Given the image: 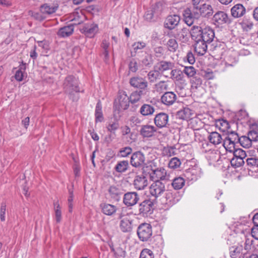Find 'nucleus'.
<instances>
[{
    "mask_svg": "<svg viewBox=\"0 0 258 258\" xmlns=\"http://www.w3.org/2000/svg\"><path fill=\"white\" fill-rule=\"evenodd\" d=\"M213 13L212 6L209 4L204 3L200 6H195L192 8L185 9L183 11V16L185 23L190 26L201 17L209 18Z\"/></svg>",
    "mask_w": 258,
    "mask_h": 258,
    "instance_id": "obj_1",
    "label": "nucleus"
},
{
    "mask_svg": "<svg viewBox=\"0 0 258 258\" xmlns=\"http://www.w3.org/2000/svg\"><path fill=\"white\" fill-rule=\"evenodd\" d=\"M190 34L192 39L202 40L208 44L211 43L215 37V32L210 27L202 28L201 26L195 25L190 29Z\"/></svg>",
    "mask_w": 258,
    "mask_h": 258,
    "instance_id": "obj_2",
    "label": "nucleus"
},
{
    "mask_svg": "<svg viewBox=\"0 0 258 258\" xmlns=\"http://www.w3.org/2000/svg\"><path fill=\"white\" fill-rule=\"evenodd\" d=\"M79 82L77 78L73 76H69L66 78V92L73 101L79 99V93L80 92Z\"/></svg>",
    "mask_w": 258,
    "mask_h": 258,
    "instance_id": "obj_3",
    "label": "nucleus"
},
{
    "mask_svg": "<svg viewBox=\"0 0 258 258\" xmlns=\"http://www.w3.org/2000/svg\"><path fill=\"white\" fill-rule=\"evenodd\" d=\"M137 234L141 241H148L152 235V226L147 223L141 224L138 227Z\"/></svg>",
    "mask_w": 258,
    "mask_h": 258,
    "instance_id": "obj_4",
    "label": "nucleus"
},
{
    "mask_svg": "<svg viewBox=\"0 0 258 258\" xmlns=\"http://www.w3.org/2000/svg\"><path fill=\"white\" fill-rule=\"evenodd\" d=\"M129 97L125 91H121L114 103V108L118 111L127 109L130 105Z\"/></svg>",
    "mask_w": 258,
    "mask_h": 258,
    "instance_id": "obj_5",
    "label": "nucleus"
},
{
    "mask_svg": "<svg viewBox=\"0 0 258 258\" xmlns=\"http://www.w3.org/2000/svg\"><path fill=\"white\" fill-rule=\"evenodd\" d=\"M162 6L161 3H157L155 5L147 10L144 15L145 21L148 22H154L157 21L160 10L158 9Z\"/></svg>",
    "mask_w": 258,
    "mask_h": 258,
    "instance_id": "obj_6",
    "label": "nucleus"
},
{
    "mask_svg": "<svg viewBox=\"0 0 258 258\" xmlns=\"http://www.w3.org/2000/svg\"><path fill=\"white\" fill-rule=\"evenodd\" d=\"M150 179L152 181H161L165 182L169 179L166 170L163 168H159L154 170L151 169V172H148Z\"/></svg>",
    "mask_w": 258,
    "mask_h": 258,
    "instance_id": "obj_7",
    "label": "nucleus"
},
{
    "mask_svg": "<svg viewBox=\"0 0 258 258\" xmlns=\"http://www.w3.org/2000/svg\"><path fill=\"white\" fill-rule=\"evenodd\" d=\"M129 83L130 85L135 88L139 89V90H144L147 91V93L148 92V82L145 78L139 76L133 77L130 78Z\"/></svg>",
    "mask_w": 258,
    "mask_h": 258,
    "instance_id": "obj_8",
    "label": "nucleus"
},
{
    "mask_svg": "<svg viewBox=\"0 0 258 258\" xmlns=\"http://www.w3.org/2000/svg\"><path fill=\"white\" fill-rule=\"evenodd\" d=\"M108 195L112 200L119 202L124 194V190L119 185H111L107 189Z\"/></svg>",
    "mask_w": 258,
    "mask_h": 258,
    "instance_id": "obj_9",
    "label": "nucleus"
},
{
    "mask_svg": "<svg viewBox=\"0 0 258 258\" xmlns=\"http://www.w3.org/2000/svg\"><path fill=\"white\" fill-rule=\"evenodd\" d=\"M153 202L151 200H146L139 205L138 215L143 217L151 215L153 211Z\"/></svg>",
    "mask_w": 258,
    "mask_h": 258,
    "instance_id": "obj_10",
    "label": "nucleus"
},
{
    "mask_svg": "<svg viewBox=\"0 0 258 258\" xmlns=\"http://www.w3.org/2000/svg\"><path fill=\"white\" fill-rule=\"evenodd\" d=\"M130 163L133 167L143 168L145 164V156L141 151H137L132 154Z\"/></svg>",
    "mask_w": 258,
    "mask_h": 258,
    "instance_id": "obj_11",
    "label": "nucleus"
},
{
    "mask_svg": "<svg viewBox=\"0 0 258 258\" xmlns=\"http://www.w3.org/2000/svg\"><path fill=\"white\" fill-rule=\"evenodd\" d=\"M165 182L161 181H154L150 186V194L157 198L161 196L165 191Z\"/></svg>",
    "mask_w": 258,
    "mask_h": 258,
    "instance_id": "obj_12",
    "label": "nucleus"
},
{
    "mask_svg": "<svg viewBox=\"0 0 258 258\" xmlns=\"http://www.w3.org/2000/svg\"><path fill=\"white\" fill-rule=\"evenodd\" d=\"M140 200V196L135 191H128L123 195V203L127 207L136 205Z\"/></svg>",
    "mask_w": 258,
    "mask_h": 258,
    "instance_id": "obj_13",
    "label": "nucleus"
},
{
    "mask_svg": "<svg viewBox=\"0 0 258 258\" xmlns=\"http://www.w3.org/2000/svg\"><path fill=\"white\" fill-rule=\"evenodd\" d=\"M98 31V25L94 23L85 24L80 29L81 33L89 38H93Z\"/></svg>",
    "mask_w": 258,
    "mask_h": 258,
    "instance_id": "obj_14",
    "label": "nucleus"
},
{
    "mask_svg": "<svg viewBox=\"0 0 258 258\" xmlns=\"http://www.w3.org/2000/svg\"><path fill=\"white\" fill-rule=\"evenodd\" d=\"M169 122V115L165 112H160L154 117V122L156 127L162 128L167 127Z\"/></svg>",
    "mask_w": 258,
    "mask_h": 258,
    "instance_id": "obj_15",
    "label": "nucleus"
},
{
    "mask_svg": "<svg viewBox=\"0 0 258 258\" xmlns=\"http://www.w3.org/2000/svg\"><path fill=\"white\" fill-rule=\"evenodd\" d=\"M177 97L176 94L172 91L165 92L161 97L162 103L166 106H171L176 101Z\"/></svg>",
    "mask_w": 258,
    "mask_h": 258,
    "instance_id": "obj_16",
    "label": "nucleus"
},
{
    "mask_svg": "<svg viewBox=\"0 0 258 258\" xmlns=\"http://www.w3.org/2000/svg\"><path fill=\"white\" fill-rule=\"evenodd\" d=\"M213 20L218 25L230 24L231 22L228 15L223 11H218L213 16Z\"/></svg>",
    "mask_w": 258,
    "mask_h": 258,
    "instance_id": "obj_17",
    "label": "nucleus"
},
{
    "mask_svg": "<svg viewBox=\"0 0 258 258\" xmlns=\"http://www.w3.org/2000/svg\"><path fill=\"white\" fill-rule=\"evenodd\" d=\"M180 20V17L177 15H169L165 20L164 27L170 30H173L178 25Z\"/></svg>",
    "mask_w": 258,
    "mask_h": 258,
    "instance_id": "obj_18",
    "label": "nucleus"
},
{
    "mask_svg": "<svg viewBox=\"0 0 258 258\" xmlns=\"http://www.w3.org/2000/svg\"><path fill=\"white\" fill-rule=\"evenodd\" d=\"M133 185L137 190L144 189L148 185V179L144 174L137 175L135 177Z\"/></svg>",
    "mask_w": 258,
    "mask_h": 258,
    "instance_id": "obj_19",
    "label": "nucleus"
},
{
    "mask_svg": "<svg viewBox=\"0 0 258 258\" xmlns=\"http://www.w3.org/2000/svg\"><path fill=\"white\" fill-rule=\"evenodd\" d=\"M195 41V51L199 55H204L207 50L208 43L204 42L202 40L192 39Z\"/></svg>",
    "mask_w": 258,
    "mask_h": 258,
    "instance_id": "obj_20",
    "label": "nucleus"
},
{
    "mask_svg": "<svg viewBox=\"0 0 258 258\" xmlns=\"http://www.w3.org/2000/svg\"><path fill=\"white\" fill-rule=\"evenodd\" d=\"M157 132L155 126L152 125H143L141 126L140 133L144 138H150L153 137Z\"/></svg>",
    "mask_w": 258,
    "mask_h": 258,
    "instance_id": "obj_21",
    "label": "nucleus"
},
{
    "mask_svg": "<svg viewBox=\"0 0 258 258\" xmlns=\"http://www.w3.org/2000/svg\"><path fill=\"white\" fill-rule=\"evenodd\" d=\"M246 12L244 7L240 4L234 5L231 9V16L234 18H238L243 16Z\"/></svg>",
    "mask_w": 258,
    "mask_h": 258,
    "instance_id": "obj_22",
    "label": "nucleus"
},
{
    "mask_svg": "<svg viewBox=\"0 0 258 258\" xmlns=\"http://www.w3.org/2000/svg\"><path fill=\"white\" fill-rule=\"evenodd\" d=\"M58 7L57 4H44L41 6L40 10L43 14L51 15L55 13Z\"/></svg>",
    "mask_w": 258,
    "mask_h": 258,
    "instance_id": "obj_23",
    "label": "nucleus"
},
{
    "mask_svg": "<svg viewBox=\"0 0 258 258\" xmlns=\"http://www.w3.org/2000/svg\"><path fill=\"white\" fill-rule=\"evenodd\" d=\"M194 115V111L188 107H184L178 111L176 114L179 118L183 120L190 119L193 117Z\"/></svg>",
    "mask_w": 258,
    "mask_h": 258,
    "instance_id": "obj_24",
    "label": "nucleus"
},
{
    "mask_svg": "<svg viewBox=\"0 0 258 258\" xmlns=\"http://www.w3.org/2000/svg\"><path fill=\"white\" fill-rule=\"evenodd\" d=\"M190 31L186 28H183L177 30L174 37L179 41L183 43H186L188 41V34Z\"/></svg>",
    "mask_w": 258,
    "mask_h": 258,
    "instance_id": "obj_25",
    "label": "nucleus"
},
{
    "mask_svg": "<svg viewBox=\"0 0 258 258\" xmlns=\"http://www.w3.org/2000/svg\"><path fill=\"white\" fill-rule=\"evenodd\" d=\"M102 212L107 216H112L115 213L117 210V207L113 205L102 203L100 206Z\"/></svg>",
    "mask_w": 258,
    "mask_h": 258,
    "instance_id": "obj_26",
    "label": "nucleus"
},
{
    "mask_svg": "<svg viewBox=\"0 0 258 258\" xmlns=\"http://www.w3.org/2000/svg\"><path fill=\"white\" fill-rule=\"evenodd\" d=\"M165 199V201L163 202L167 207L172 206L179 201V198L176 196L175 194H174L170 191L166 193Z\"/></svg>",
    "mask_w": 258,
    "mask_h": 258,
    "instance_id": "obj_27",
    "label": "nucleus"
},
{
    "mask_svg": "<svg viewBox=\"0 0 258 258\" xmlns=\"http://www.w3.org/2000/svg\"><path fill=\"white\" fill-rule=\"evenodd\" d=\"M208 139L209 142L215 146L222 144L223 141L222 136L217 132L210 133L208 136Z\"/></svg>",
    "mask_w": 258,
    "mask_h": 258,
    "instance_id": "obj_28",
    "label": "nucleus"
},
{
    "mask_svg": "<svg viewBox=\"0 0 258 258\" xmlns=\"http://www.w3.org/2000/svg\"><path fill=\"white\" fill-rule=\"evenodd\" d=\"M146 94L147 91H145L144 90L135 91L128 97L130 102L132 104H135L139 101L142 96Z\"/></svg>",
    "mask_w": 258,
    "mask_h": 258,
    "instance_id": "obj_29",
    "label": "nucleus"
},
{
    "mask_svg": "<svg viewBox=\"0 0 258 258\" xmlns=\"http://www.w3.org/2000/svg\"><path fill=\"white\" fill-rule=\"evenodd\" d=\"M158 70L160 73H163L165 71L172 70L174 67V63L170 61L161 60L158 63Z\"/></svg>",
    "mask_w": 258,
    "mask_h": 258,
    "instance_id": "obj_30",
    "label": "nucleus"
},
{
    "mask_svg": "<svg viewBox=\"0 0 258 258\" xmlns=\"http://www.w3.org/2000/svg\"><path fill=\"white\" fill-rule=\"evenodd\" d=\"M119 226L123 232H130L132 229V220L128 217H124L120 220Z\"/></svg>",
    "mask_w": 258,
    "mask_h": 258,
    "instance_id": "obj_31",
    "label": "nucleus"
},
{
    "mask_svg": "<svg viewBox=\"0 0 258 258\" xmlns=\"http://www.w3.org/2000/svg\"><path fill=\"white\" fill-rule=\"evenodd\" d=\"M155 110V108L154 106L145 103L141 106L139 112L143 116H146L152 115Z\"/></svg>",
    "mask_w": 258,
    "mask_h": 258,
    "instance_id": "obj_32",
    "label": "nucleus"
},
{
    "mask_svg": "<svg viewBox=\"0 0 258 258\" xmlns=\"http://www.w3.org/2000/svg\"><path fill=\"white\" fill-rule=\"evenodd\" d=\"M169 89V84L167 81H160L154 84V91L161 94Z\"/></svg>",
    "mask_w": 258,
    "mask_h": 258,
    "instance_id": "obj_33",
    "label": "nucleus"
},
{
    "mask_svg": "<svg viewBox=\"0 0 258 258\" xmlns=\"http://www.w3.org/2000/svg\"><path fill=\"white\" fill-rule=\"evenodd\" d=\"M165 77L170 78L173 80L180 81L183 79L184 73L183 71L179 69H172L170 73V76H165Z\"/></svg>",
    "mask_w": 258,
    "mask_h": 258,
    "instance_id": "obj_34",
    "label": "nucleus"
},
{
    "mask_svg": "<svg viewBox=\"0 0 258 258\" xmlns=\"http://www.w3.org/2000/svg\"><path fill=\"white\" fill-rule=\"evenodd\" d=\"M177 154V149L174 146L163 147L161 150V155L163 157H169Z\"/></svg>",
    "mask_w": 258,
    "mask_h": 258,
    "instance_id": "obj_35",
    "label": "nucleus"
},
{
    "mask_svg": "<svg viewBox=\"0 0 258 258\" xmlns=\"http://www.w3.org/2000/svg\"><path fill=\"white\" fill-rule=\"evenodd\" d=\"M95 116L96 123L98 122H101L103 121L104 117L102 111V104L100 101H99L96 104L95 107Z\"/></svg>",
    "mask_w": 258,
    "mask_h": 258,
    "instance_id": "obj_36",
    "label": "nucleus"
},
{
    "mask_svg": "<svg viewBox=\"0 0 258 258\" xmlns=\"http://www.w3.org/2000/svg\"><path fill=\"white\" fill-rule=\"evenodd\" d=\"M161 76V73L158 70H151L147 74L148 79L151 83H154L160 79Z\"/></svg>",
    "mask_w": 258,
    "mask_h": 258,
    "instance_id": "obj_37",
    "label": "nucleus"
},
{
    "mask_svg": "<svg viewBox=\"0 0 258 258\" xmlns=\"http://www.w3.org/2000/svg\"><path fill=\"white\" fill-rule=\"evenodd\" d=\"M129 167V163L127 160H123L117 162L115 167L116 172L122 173L125 172Z\"/></svg>",
    "mask_w": 258,
    "mask_h": 258,
    "instance_id": "obj_38",
    "label": "nucleus"
},
{
    "mask_svg": "<svg viewBox=\"0 0 258 258\" xmlns=\"http://www.w3.org/2000/svg\"><path fill=\"white\" fill-rule=\"evenodd\" d=\"M215 125L217 127H218L220 130L223 132H226L230 128L229 122L224 119L217 120L215 122Z\"/></svg>",
    "mask_w": 258,
    "mask_h": 258,
    "instance_id": "obj_39",
    "label": "nucleus"
},
{
    "mask_svg": "<svg viewBox=\"0 0 258 258\" xmlns=\"http://www.w3.org/2000/svg\"><path fill=\"white\" fill-rule=\"evenodd\" d=\"M185 184V180L181 177H177L172 180V186L174 189L178 190L182 188Z\"/></svg>",
    "mask_w": 258,
    "mask_h": 258,
    "instance_id": "obj_40",
    "label": "nucleus"
},
{
    "mask_svg": "<svg viewBox=\"0 0 258 258\" xmlns=\"http://www.w3.org/2000/svg\"><path fill=\"white\" fill-rule=\"evenodd\" d=\"M166 46L168 50L172 52L176 51L178 48V45L176 40L174 38L169 39L166 43Z\"/></svg>",
    "mask_w": 258,
    "mask_h": 258,
    "instance_id": "obj_41",
    "label": "nucleus"
},
{
    "mask_svg": "<svg viewBox=\"0 0 258 258\" xmlns=\"http://www.w3.org/2000/svg\"><path fill=\"white\" fill-rule=\"evenodd\" d=\"M242 29L246 31L251 30L253 27V23L250 19L244 18L241 23Z\"/></svg>",
    "mask_w": 258,
    "mask_h": 258,
    "instance_id": "obj_42",
    "label": "nucleus"
},
{
    "mask_svg": "<svg viewBox=\"0 0 258 258\" xmlns=\"http://www.w3.org/2000/svg\"><path fill=\"white\" fill-rule=\"evenodd\" d=\"M222 143L226 151L232 152L236 149L235 147V144L234 142H231L226 138L224 140L223 139Z\"/></svg>",
    "mask_w": 258,
    "mask_h": 258,
    "instance_id": "obj_43",
    "label": "nucleus"
},
{
    "mask_svg": "<svg viewBox=\"0 0 258 258\" xmlns=\"http://www.w3.org/2000/svg\"><path fill=\"white\" fill-rule=\"evenodd\" d=\"M239 143L242 147L245 148H249L251 146L252 142L248 136H243L240 137Z\"/></svg>",
    "mask_w": 258,
    "mask_h": 258,
    "instance_id": "obj_44",
    "label": "nucleus"
},
{
    "mask_svg": "<svg viewBox=\"0 0 258 258\" xmlns=\"http://www.w3.org/2000/svg\"><path fill=\"white\" fill-rule=\"evenodd\" d=\"M119 124L117 121H111L106 126L108 132L114 134L115 131L119 128Z\"/></svg>",
    "mask_w": 258,
    "mask_h": 258,
    "instance_id": "obj_45",
    "label": "nucleus"
},
{
    "mask_svg": "<svg viewBox=\"0 0 258 258\" xmlns=\"http://www.w3.org/2000/svg\"><path fill=\"white\" fill-rule=\"evenodd\" d=\"M181 165L180 160L177 157H173L168 163V167L171 169H176Z\"/></svg>",
    "mask_w": 258,
    "mask_h": 258,
    "instance_id": "obj_46",
    "label": "nucleus"
},
{
    "mask_svg": "<svg viewBox=\"0 0 258 258\" xmlns=\"http://www.w3.org/2000/svg\"><path fill=\"white\" fill-rule=\"evenodd\" d=\"M141 62L143 66L150 67L153 63L152 56L151 54H147L142 59Z\"/></svg>",
    "mask_w": 258,
    "mask_h": 258,
    "instance_id": "obj_47",
    "label": "nucleus"
},
{
    "mask_svg": "<svg viewBox=\"0 0 258 258\" xmlns=\"http://www.w3.org/2000/svg\"><path fill=\"white\" fill-rule=\"evenodd\" d=\"M231 166L235 167L238 168L243 166L244 164V161L243 159L237 158L236 157H233L231 160Z\"/></svg>",
    "mask_w": 258,
    "mask_h": 258,
    "instance_id": "obj_48",
    "label": "nucleus"
},
{
    "mask_svg": "<svg viewBox=\"0 0 258 258\" xmlns=\"http://www.w3.org/2000/svg\"><path fill=\"white\" fill-rule=\"evenodd\" d=\"M55 220L57 223H59L61 219V212L59 205L57 202L54 203Z\"/></svg>",
    "mask_w": 258,
    "mask_h": 258,
    "instance_id": "obj_49",
    "label": "nucleus"
},
{
    "mask_svg": "<svg viewBox=\"0 0 258 258\" xmlns=\"http://www.w3.org/2000/svg\"><path fill=\"white\" fill-rule=\"evenodd\" d=\"M247 165L252 168H258V158L256 157H251L246 159Z\"/></svg>",
    "mask_w": 258,
    "mask_h": 258,
    "instance_id": "obj_50",
    "label": "nucleus"
},
{
    "mask_svg": "<svg viewBox=\"0 0 258 258\" xmlns=\"http://www.w3.org/2000/svg\"><path fill=\"white\" fill-rule=\"evenodd\" d=\"M146 46V43L143 41H138L132 45L133 49L135 53L138 52L139 50L144 49Z\"/></svg>",
    "mask_w": 258,
    "mask_h": 258,
    "instance_id": "obj_51",
    "label": "nucleus"
},
{
    "mask_svg": "<svg viewBox=\"0 0 258 258\" xmlns=\"http://www.w3.org/2000/svg\"><path fill=\"white\" fill-rule=\"evenodd\" d=\"M232 152L233 153V157L237 158L244 159L246 157L245 151L240 148L236 149Z\"/></svg>",
    "mask_w": 258,
    "mask_h": 258,
    "instance_id": "obj_52",
    "label": "nucleus"
},
{
    "mask_svg": "<svg viewBox=\"0 0 258 258\" xmlns=\"http://www.w3.org/2000/svg\"><path fill=\"white\" fill-rule=\"evenodd\" d=\"M132 148L130 147H125L121 148L119 151V155L121 157H126L132 154Z\"/></svg>",
    "mask_w": 258,
    "mask_h": 258,
    "instance_id": "obj_53",
    "label": "nucleus"
},
{
    "mask_svg": "<svg viewBox=\"0 0 258 258\" xmlns=\"http://www.w3.org/2000/svg\"><path fill=\"white\" fill-rule=\"evenodd\" d=\"M183 72L188 77H192L196 74V70L192 66L185 67Z\"/></svg>",
    "mask_w": 258,
    "mask_h": 258,
    "instance_id": "obj_54",
    "label": "nucleus"
},
{
    "mask_svg": "<svg viewBox=\"0 0 258 258\" xmlns=\"http://www.w3.org/2000/svg\"><path fill=\"white\" fill-rule=\"evenodd\" d=\"M140 258H154V255L152 250L145 248L142 250Z\"/></svg>",
    "mask_w": 258,
    "mask_h": 258,
    "instance_id": "obj_55",
    "label": "nucleus"
},
{
    "mask_svg": "<svg viewBox=\"0 0 258 258\" xmlns=\"http://www.w3.org/2000/svg\"><path fill=\"white\" fill-rule=\"evenodd\" d=\"M69 197L68 199V205H69V211L71 213L73 210V201L74 199L73 190L72 188L68 189Z\"/></svg>",
    "mask_w": 258,
    "mask_h": 258,
    "instance_id": "obj_56",
    "label": "nucleus"
},
{
    "mask_svg": "<svg viewBox=\"0 0 258 258\" xmlns=\"http://www.w3.org/2000/svg\"><path fill=\"white\" fill-rule=\"evenodd\" d=\"M231 142L236 143L239 142L240 137H239L238 134L234 132H231L226 137Z\"/></svg>",
    "mask_w": 258,
    "mask_h": 258,
    "instance_id": "obj_57",
    "label": "nucleus"
},
{
    "mask_svg": "<svg viewBox=\"0 0 258 258\" xmlns=\"http://www.w3.org/2000/svg\"><path fill=\"white\" fill-rule=\"evenodd\" d=\"M253 241L251 238H248L247 236H246L244 246V249L247 251H250L253 247L252 244Z\"/></svg>",
    "mask_w": 258,
    "mask_h": 258,
    "instance_id": "obj_58",
    "label": "nucleus"
},
{
    "mask_svg": "<svg viewBox=\"0 0 258 258\" xmlns=\"http://www.w3.org/2000/svg\"><path fill=\"white\" fill-rule=\"evenodd\" d=\"M189 173L191 174L192 177H191V180H197L201 175V171L200 169H191Z\"/></svg>",
    "mask_w": 258,
    "mask_h": 258,
    "instance_id": "obj_59",
    "label": "nucleus"
},
{
    "mask_svg": "<svg viewBox=\"0 0 258 258\" xmlns=\"http://www.w3.org/2000/svg\"><path fill=\"white\" fill-rule=\"evenodd\" d=\"M247 136L251 142H256L258 141V132L256 131H249L247 133Z\"/></svg>",
    "mask_w": 258,
    "mask_h": 258,
    "instance_id": "obj_60",
    "label": "nucleus"
},
{
    "mask_svg": "<svg viewBox=\"0 0 258 258\" xmlns=\"http://www.w3.org/2000/svg\"><path fill=\"white\" fill-rule=\"evenodd\" d=\"M129 70L133 73H136L138 70V66L137 61L133 59L130 62L128 65Z\"/></svg>",
    "mask_w": 258,
    "mask_h": 258,
    "instance_id": "obj_61",
    "label": "nucleus"
},
{
    "mask_svg": "<svg viewBox=\"0 0 258 258\" xmlns=\"http://www.w3.org/2000/svg\"><path fill=\"white\" fill-rule=\"evenodd\" d=\"M76 24V23H73L66 25V36H69L73 33L74 25Z\"/></svg>",
    "mask_w": 258,
    "mask_h": 258,
    "instance_id": "obj_62",
    "label": "nucleus"
},
{
    "mask_svg": "<svg viewBox=\"0 0 258 258\" xmlns=\"http://www.w3.org/2000/svg\"><path fill=\"white\" fill-rule=\"evenodd\" d=\"M241 247H232L230 249V255L231 258H236L240 253Z\"/></svg>",
    "mask_w": 258,
    "mask_h": 258,
    "instance_id": "obj_63",
    "label": "nucleus"
},
{
    "mask_svg": "<svg viewBox=\"0 0 258 258\" xmlns=\"http://www.w3.org/2000/svg\"><path fill=\"white\" fill-rule=\"evenodd\" d=\"M6 211V204L5 203H2L1 204V209H0V217L2 221H5V214Z\"/></svg>",
    "mask_w": 258,
    "mask_h": 258,
    "instance_id": "obj_64",
    "label": "nucleus"
}]
</instances>
